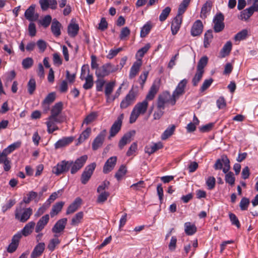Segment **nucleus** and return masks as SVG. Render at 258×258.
<instances>
[{"label":"nucleus","instance_id":"nucleus-34","mask_svg":"<svg viewBox=\"0 0 258 258\" xmlns=\"http://www.w3.org/2000/svg\"><path fill=\"white\" fill-rule=\"evenodd\" d=\"M64 205V203L63 202H59L53 205L52 209L50 212V216L52 218L57 215L61 211Z\"/></svg>","mask_w":258,"mask_h":258},{"label":"nucleus","instance_id":"nucleus-20","mask_svg":"<svg viewBox=\"0 0 258 258\" xmlns=\"http://www.w3.org/2000/svg\"><path fill=\"white\" fill-rule=\"evenodd\" d=\"M169 97L170 94L168 92L164 93L159 95L157 99V107L164 109L165 104L169 101Z\"/></svg>","mask_w":258,"mask_h":258},{"label":"nucleus","instance_id":"nucleus-32","mask_svg":"<svg viewBox=\"0 0 258 258\" xmlns=\"http://www.w3.org/2000/svg\"><path fill=\"white\" fill-rule=\"evenodd\" d=\"M158 87L155 84H153L151 87L144 100H146V101L148 102L149 101L153 100L156 94L158 92Z\"/></svg>","mask_w":258,"mask_h":258},{"label":"nucleus","instance_id":"nucleus-25","mask_svg":"<svg viewBox=\"0 0 258 258\" xmlns=\"http://www.w3.org/2000/svg\"><path fill=\"white\" fill-rule=\"evenodd\" d=\"M74 139L73 137H63L55 143L54 148L57 149L66 147L72 143Z\"/></svg>","mask_w":258,"mask_h":258},{"label":"nucleus","instance_id":"nucleus-49","mask_svg":"<svg viewBox=\"0 0 258 258\" xmlns=\"http://www.w3.org/2000/svg\"><path fill=\"white\" fill-rule=\"evenodd\" d=\"M175 130V126L172 125L171 127L167 128L162 134L161 139L163 140H165L170 137Z\"/></svg>","mask_w":258,"mask_h":258},{"label":"nucleus","instance_id":"nucleus-64","mask_svg":"<svg viewBox=\"0 0 258 258\" xmlns=\"http://www.w3.org/2000/svg\"><path fill=\"white\" fill-rule=\"evenodd\" d=\"M150 47L151 45L150 43L146 44L143 47L141 48L138 51L137 55H139L141 57H143L144 54L150 49Z\"/></svg>","mask_w":258,"mask_h":258},{"label":"nucleus","instance_id":"nucleus-19","mask_svg":"<svg viewBox=\"0 0 258 258\" xmlns=\"http://www.w3.org/2000/svg\"><path fill=\"white\" fill-rule=\"evenodd\" d=\"M117 161L116 156L110 157L105 162L103 168V172L104 173H108L110 172L115 167Z\"/></svg>","mask_w":258,"mask_h":258},{"label":"nucleus","instance_id":"nucleus-11","mask_svg":"<svg viewBox=\"0 0 258 258\" xmlns=\"http://www.w3.org/2000/svg\"><path fill=\"white\" fill-rule=\"evenodd\" d=\"M224 20V17L222 13L217 14L214 17L213 19V29L215 32H220L224 29L225 27Z\"/></svg>","mask_w":258,"mask_h":258},{"label":"nucleus","instance_id":"nucleus-24","mask_svg":"<svg viewBox=\"0 0 258 258\" xmlns=\"http://www.w3.org/2000/svg\"><path fill=\"white\" fill-rule=\"evenodd\" d=\"M135 134V131H133L125 134L120 139L118 143V147L122 149L124 146L130 143L132 141V137Z\"/></svg>","mask_w":258,"mask_h":258},{"label":"nucleus","instance_id":"nucleus-12","mask_svg":"<svg viewBox=\"0 0 258 258\" xmlns=\"http://www.w3.org/2000/svg\"><path fill=\"white\" fill-rule=\"evenodd\" d=\"M62 109V103L61 102L56 103L52 106L51 109V115L49 116L54 118H59L61 117L62 121H64L66 120V117L61 114Z\"/></svg>","mask_w":258,"mask_h":258},{"label":"nucleus","instance_id":"nucleus-52","mask_svg":"<svg viewBox=\"0 0 258 258\" xmlns=\"http://www.w3.org/2000/svg\"><path fill=\"white\" fill-rule=\"evenodd\" d=\"M99 195L97 199V203L102 204L104 203L109 196V193L107 191L99 192Z\"/></svg>","mask_w":258,"mask_h":258},{"label":"nucleus","instance_id":"nucleus-51","mask_svg":"<svg viewBox=\"0 0 258 258\" xmlns=\"http://www.w3.org/2000/svg\"><path fill=\"white\" fill-rule=\"evenodd\" d=\"M171 10V8L169 7H167L164 9H163L159 16V20L161 22H164L165 21L170 13Z\"/></svg>","mask_w":258,"mask_h":258},{"label":"nucleus","instance_id":"nucleus-36","mask_svg":"<svg viewBox=\"0 0 258 258\" xmlns=\"http://www.w3.org/2000/svg\"><path fill=\"white\" fill-rule=\"evenodd\" d=\"M184 226L185 233L188 235H192L197 231L196 225L190 222L185 223Z\"/></svg>","mask_w":258,"mask_h":258},{"label":"nucleus","instance_id":"nucleus-18","mask_svg":"<svg viewBox=\"0 0 258 258\" xmlns=\"http://www.w3.org/2000/svg\"><path fill=\"white\" fill-rule=\"evenodd\" d=\"M67 221L66 218L58 220L52 227V232L54 233H59L62 232L66 227Z\"/></svg>","mask_w":258,"mask_h":258},{"label":"nucleus","instance_id":"nucleus-59","mask_svg":"<svg viewBox=\"0 0 258 258\" xmlns=\"http://www.w3.org/2000/svg\"><path fill=\"white\" fill-rule=\"evenodd\" d=\"M60 243L59 240L57 238L51 239L47 245L48 249L52 251L54 250L55 246Z\"/></svg>","mask_w":258,"mask_h":258},{"label":"nucleus","instance_id":"nucleus-7","mask_svg":"<svg viewBox=\"0 0 258 258\" xmlns=\"http://www.w3.org/2000/svg\"><path fill=\"white\" fill-rule=\"evenodd\" d=\"M214 167L216 170L222 169L223 172L226 173L230 168V161L226 156H223L216 160Z\"/></svg>","mask_w":258,"mask_h":258},{"label":"nucleus","instance_id":"nucleus-14","mask_svg":"<svg viewBox=\"0 0 258 258\" xmlns=\"http://www.w3.org/2000/svg\"><path fill=\"white\" fill-rule=\"evenodd\" d=\"M106 130H103L95 138L92 144V148L93 150H97L98 149L102 146L106 135Z\"/></svg>","mask_w":258,"mask_h":258},{"label":"nucleus","instance_id":"nucleus-54","mask_svg":"<svg viewBox=\"0 0 258 258\" xmlns=\"http://www.w3.org/2000/svg\"><path fill=\"white\" fill-rule=\"evenodd\" d=\"M248 31L246 29H243L236 34L234 37L235 41H241L245 39L247 36Z\"/></svg>","mask_w":258,"mask_h":258},{"label":"nucleus","instance_id":"nucleus-57","mask_svg":"<svg viewBox=\"0 0 258 258\" xmlns=\"http://www.w3.org/2000/svg\"><path fill=\"white\" fill-rule=\"evenodd\" d=\"M131 31L130 29L125 27L121 29L119 35V38L120 40H126V38L130 35Z\"/></svg>","mask_w":258,"mask_h":258},{"label":"nucleus","instance_id":"nucleus-33","mask_svg":"<svg viewBox=\"0 0 258 258\" xmlns=\"http://www.w3.org/2000/svg\"><path fill=\"white\" fill-rule=\"evenodd\" d=\"M35 225V223L33 221H31L28 223L20 232L21 236L23 235L24 236H27L30 235L33 231V230Z\"/></svg>","mask_w":258,"mask_h":258},{"label":"nucleus","instance_id":"nucleus-46","mask_svg":"<svg viewBox=\"0 0 258 258\" xmlns=\"http://www.w3.org/2000/svg\"><path fill=\"white\" fill-rule=\"evenodd\" d=\"M126 167L124 165H122L120 166L119 169L115 173V177L116 178L117 180H120L126 174Z\"/></svg>","mask_w":258,"mask_h":258},{"label":"nucleus","instance_id":"nucleus-50","mask_svg":"<svg viewBox=\"0 0 258 258\" xmlns=\"http://www.w3.org/2000/svg\"><path fill=\"white\" fill-rule=\"evenodd\" d=\"M34 63L33 59L31 57H26L24 59L22 62V65L23 69L27 70L32 67Z\"/></svg>","mask_w":258,"mask_h":258},{"label":"nucleus","instance_id":"nucleus-45","mask_svg":"<svg viewBox=\"0 0 258 258\" xmlns=\"http://www.w3.org/2000/svg\"><path fill=\"white\" fill-rule=\"evenodd\" d=\"M232 43L230 41H227L225 43L221 51L222 57H225L226 55H227L229 54L232 49Z\"/></svg>","mask_w":258,"mask_h":258},{"label":"nucleus","instance_id":"nucleus-62","mask_svg":"<svg viewBox=\"0 0 258 258\" xmlns=\"http://www.w3.org/2000/svg\"><path fill=\"white\" fill-rule=\"evenodd\" d=\"M229 217L232 224L235 225L237 228H239L240 224L236 215L233 213H229Z\"/></svg>","mask_w":258,"mask_h":258},{"label":"nucleus","instance_id":"nucleus-55","mask_svg":"<svg viewBox=\"0 0 258 258\" xmlns=\"http://www.w3.org/2000/svg\"><path fill=\"white\" fill-rule=\"evenodd\" d=\"M204 72L197 71L196 74L192 80V83L194 86H197L202 78Z\"/></svg>","mask_w":258,"mask_h":258},{"label":"nucleus","instance_id":"nucleus-22","mask_svg":"<svg viewBox=\"0 0 258 258\" xmlns=\"http://www.w3.org/2000/svg\"><path fill=\"white\" fill-rule=\"evenodd\" d=\"M163 147V144L160 142L156 143H153L151 145H147L145 147V152L150 155Z\"/></svg>","mask_w":258,"mask_h":258},{"label":"nucleus","instance_id":"nucleus-4","mask_svg":"<svg viewBox=\"0 0 258 258\" xmlns=\"http://www.w3.org/2000/svg\"><path fill=\"white\" fill-rule=\"evenodd\" d=\"M187 83V80L185 79H183L178 83L172 95V98L171 99V103L172 105H174L176 99H178L179 96L184 94L185 88Z\"/></svg>","mask_w":258,"mask_h":258},{"label":"nucleus","instance_id":"nucleus-41","mask_svg":"<svg viewBox=\"0 0 258 258\" xmlns=\"http://www.w3.org/2000/svg\"><path fill=\"white\" fill-rule=\"evenodd\" d=\"M21 145V142L18 141L13 143L12 144L9 145L7 148L4 150V153H6L8 155L12 153L13 151L15 150L16 149L19 148Z\"/></svg>","mask_w":258,"mask_h":258},{"label":"nucleus","instance_id":"nucleus-42","mask_svg":"<svg viewBox=\"0 0 258 258\" xmlns=\"http://www.w3.org/2000/svg\"><path fill=\"white\" fill-rule=\"evenodd\" d=\"M213 36L212 34V30L207 31L204 35V45L206 48L208 47L210 43L212 41Z\"/></svg>","mask_w":258,"mask_h":258},{"label":"nucleus","instance_id":"nucleus-16","mask_svg":"<svg viewBox=\"0 0 258 258\" xmlns=\"http://www.w3.org/2000/svg\"><path fill=\"white\" fill-rule=\"evenodd\" d=\"M49 221V215L46 214L43 216L37 222L35 231L36 233L41 231L48 224Z\"/></svg>","mask_w":258,"mask_h":258},{"label":"nucleus","instance_id":"nucleus-27","mask_svg":"<svg viewBox=\"0 0 258 258\" xmlns=\"http://www.w3.org/2000/svg\"><path fill=\"white\" fill-rule=\"evenodd\" d=\"M115 86V82H110L107 83L105 87V95L106 97V102L107 103L112 102V99L111 98V94L113 92V89Z\"/></svg>","mask_w":258,"mask_h":258},{"label":"nucleus","instance_id":"nucleus-2","mask_svg":"<svg viewBox=\"0 0 258 258\" xmlns=\"http://www.w3.org/2000/svg\"><path fill=\"white\" fill-rule=\"evenodd\" d=\"M118 69V65L114 66L111 63H107L96 69L95 75L98 78H104L117 71Z\"/></svg>","mask_w":258,"mask_h":258},{"label":"nucleus","instance_id":"nucleus-53","mask_svg":"<svg viewBox=\"0 0 258 258\" xmlns=\"http://www.w3.org/2000/svg\"><path fill=\"white\" fill-rule=\"evenodd\" d=\"M97 117V113L95 112H92L90 113L89 115H88L86 118L84 119L83 122L82 123V126L86 124L87 125L91 123L95 119H96Z\"/></svg>","mask_w":258,"mask_h":258},{"label":"nucleus","instance_id":"nucleus-30","mask_svg":"<svg viewBox=\"0 0 258 258\" xmlns=\"http://www.w3.org/2000/svg\"><path fill=\"white\" fill-rule=\"evenodd\" d=\"M55 93L54 92L49 93L45 97L42 102V106L46 111L48 110L49 105L55 100Z\"/></svg>","mask_w":258,"mask_h":258},{"label":"nucleus","instance_id":"nucleus-17","mask_svg":"<svg viewBox=\"0 0 258 258\" xmlns=\"http://www.w3.org/2000/svg\"><path fill=\"white\" fill-rule=\"evenodd\" d=\"M35 5H31L25 11V17L30 21H34L38 19V15L35 13Z\"/></svg>","mask_w":258,"mask_h":258},{"label":"nucleus","instance_id":"nucleus-3","mask_svg":"<svg viewBox=\"0 0 258 258\" xmlns=\"http://www.w3.org/2000/svg\"><path fill=\"white\" fill-rule=\"evenodd\" d=\"M31 208L22 209L21 207L16 208L15 212V218L21 222H26L32 214Z\"/></svg>","mask_w":258,"mask_h":258},{"label":"nucleus","instance_id":"nucleus-29","mask_svg":"<svg viewBox=\"0 0 258 258\" xmlns=\"http://www.w3.org/2000/svg\"><path fill=\"white\" fill-rule=\"evenodd\" d=\"M61 24L56 19H54L51 23V30L55 36L58 37L61 34Z\"/></svg>","mask_w":258,"mask_h":258},{"label":"nucleus","instance_id":"nucleus-47","mask_svg":"<svg viewBox=\"0 0 258 258\" xmlns=\"http://www.w3.org/2000/svg\"><path fill=\"white\" fill-rule=\"evenodd\" d=\"M212 6V2L211 1H207L202 8L201 12V16H203L205 17H206V14L208 12L210 11Z\"/></svg>","mask_w":258,"mask_h":258},{"label":"nucleus","instance_id":"nucleus-6","mask_svg":"<svg viewBox=\"0 0 258 258\" xmlns=\"http://www.w3.org/2000/svg\"><path fill=\"white\" fill-rule=\"evenodd\" d=\"M137 95V92L133 89H131L125 97L121 101L120 104V108L124 109L132 105L135 102Z\"/></svg>","mask_w":258,"mask_h":258},{"label":"nucleus","instance_id":"nucleus-15","mask_svg":"<svg viewBox=\"0 0 258 258\" xmlns=\"http://www.w3.org/2000/svg\"><path fill=\"white\" fill-rule=\"evenodd\" d=\"M21 238V234L19 232H18L13 236L12 239V241L9 245L7 248V251L9 252L12 253L17 249Z\"/></svg>","mask_w":258,"mask_h":258},{"label":"nucleus","instance_id":"nucleus-10","mask_svg":"<svg viewBox=\"0 0 258 258\" xmlns=\"http://www.w3.org/2000/svg\"><path fill=\"white\" fill-rule=\"evenodd\" d=\"M123 117L124 115L123 113L120 114L118 116L116 120H115L112 125L109 132L110 135L108 137L109 139H111V138L114 137L120 130Z\"/></svg>","mask_w":258,"mask_h":258},{"label":"nucleus","instance_id":"nucleus-60","mask_svg":"<svg viewBox=\"0 0 258 258\" xmlns=\"http://www.w3.org/2000/svg\"><path fill=\"white\" fill-rule=\"evenodd\" d=\"M122 50V48L119 47L116 49H112L109 51L106 57L108 59H111L115 57L120 51Z\"/></svg>","mask_w":258,"mask_h":258},{"label":"nucleus","instance_id":"nucleus-23","mask_svg":"<svg viewBox=\"0 0 258 258\" xmlns=\"http://www.w3.org/2000/svg\"><path fill=\"white\" fill-rule=\"evenodd\" d=\"M203 29V25L201 20H197L193 24L191 29V35L193 36L200 35Z\"/></svg>","mask_w":258,"mask_h":258},{"label":"nucleus","instance_id":"nucleus-38","mask_svg":"<svg viewBox=\"0 0 258 258\" xmlns=\"http://www.w3.org/2000/svg\"><path fill=\"white\" fill-rule=\"evenodd\" d=\"M79 27L77 24H70L68 26V32L69 35L71 37H75L78 33Z\"/></svg>","mask_w":258,"mask_h":258},{"label":"nucleus","instance_id":"nucleus-39","mask_svg":"<svg viewBox=\"0 0 258 258\" xmlns=\"http://www.w3.org/2000/svg\"><path fill=\"white\" fill-rule=\"evenodd\" d=\"M84 80H85V83L83 85V88L85 90H88L91 89L94 84L93 77L92 74H88V75L85 77Z\"/></svg>","mask_w":258,"mask_h":258},{"label":"nucleus","instance_id":"nucleus-35","mask_svg":"<svg viewBox=\"0 0 258 258\" xmlns=\"http://www.w3.org/2000/svg\"><path fill=\"white\" fill-rule=\"evenodd\" d=\"M253 13L250 8H247L240 12V15L238 16V18L241 20L247 21L253 15Z\"/></svg>","mask_w":258,"mask_h":258},{"label":"nucleus","instance_id":"nucleus-58","mask_svg":"<svg viewBox=\"0 0 258 258\" xmlns=\"http://www.w3.org/2000/svg\"><path fill=\"white\" fill-rule=\"evenodd\" d=\"M28 91L30 94H32L36 89V82L34 78H31L28 83Z\"/></svg>","mask_w":258,"mask_h":258},{"label":"nucleus","instance_id":"nucleus-40","mask_svg":"<svg viewBox=\"0 0 258 258\" xmlns=\"http://www.w3.org/2000/svg\"><path fill=\"white\" fill-rule=\"evenodd\" d=\"M208 58L206 56H203L201 58L198 62L197 71H201L204 73V68L207 64Z\"/></svg>","mask_w":258,"mask_h":258},{"label":"nucleus","instance_id":"nucleus-28","mask_svg":"<svg viewBox=\"0 0 258 258\" xmlns=\"http://www.w3.org/2000/svg\"><path fill=\"white\" fill-rule=\"evenodd\" d=\"M82 200L80 198H77L69 206L66 214L69 215L76 212L81 206Z\"/></svg>","mask_w":258,"mask_h":258},{"label":"nucleus","instance_id":"nucleus-63","mask_svg":"<svg viewBox=\"0 0 258 258\" xmlns=\"http://www.w3.org/2000/svg\"><path fill=\"white\" fill-rule=\"evenodd\" d=\"M49 206L48 204H46L45 203L40 207L37 212L35 213L34 216L36 217H38L42 215L46 210L49 208Z\"/></svg>","mask_w":258,"mask_h":258},{"label":"nucleus","instance_id":"nucleus-56","mask_svg":"<svg viewBox=\"0 0 258 258\" xmlns=\"http://www.w3.org/2000/svg\"><path fill=\"white\" fill-rule=\"evenodd\" d=\"M152 28L151 23H147L142 28L140 36L141 37H145L150 31Z\"/></svg>","mask_w":258,"mask_h":258},{"label":"nucleus","instance_id":"nucleus-13","mask_svg":"<svg viewBox=\"0 0 258 258\" xmlns=\"http://www.w3.org/2000/svg\"><path fill=\"white\" fill-rule=\"evenodd\" d=\"M62 118H54L53 117H51L50 116L48 117L47 119V121L46 122V124L47 127V132L49 134H51L53 132L58 130L59 128L56 125V123H61L63 122Z\"/></svg>","mask_w":258,"mask_h":258},{"label":"nucleus","instance_id":"nucleus-21","mask_svg":"<svg viewBox=\"0 0 258 258\" xmlns=\"http://www.w3.org/2000/svg\"><path fill=\"white\" fill-rule=\"evenodd\" d=\"M182 22V17L176 16L171 23V29L172 34L175 35L180 28Z\"/></svg>","mask_w":258,"mask_h":258},{"label":"nucleus","instance_id":"nucleus-37","mask_svg":"<svg viewBox=\"0 0 258 258\" xmlns=\"http://www.w3.org/2000/svg\"><path fill=\"white\" fill-rule=\"evenodd\" d=\"M190 0H183L180 3L178 9V12L177 16L182 17V14L185 12L187 8L188 7Z\"/></svg>","mask_w":258,"mask_h":258},{"label":"nucleus","instance_id":"nucleus-8","mask_svg":"<svg viewBox=\"0 0 258 258\" xmlns=\"http://www.w3.org/2000/svg\"><path fill=\"white\" fill-rule=\"evenodd\" d=\"M96 166V164L94 162L87 165L85 167L81 177V181L83 184H86L89 180L93 173Z\"/></svg>","mask_w":258,"mask_h":258},{"label":"nucleus","instance_id":"nucleus-43","mask_svg":"<svg viewBox=\"0 0 258 258\" xmlns=\"http://www.w3.org/2000/svg\"><path fill=\"white\" fill-rule=\"evenodd\" d=\"M83 216L84 214L82 212H80L77 213L71 220V225L73 226H77L81 223V220L83 218Z\"/></svg>","mask_w":258,"mask_h":258},{"label":"nucleus","instance_id":"nucleus-9","mask_svg":"<svg viewBox=\"0 0 258 258\" xmlns=\"http://www.w3.org/2000/svg\"><path fill=\"white\" fill-rule=\"evenodd\" d=\"M71 163L70 161L63 160L54 166L52 172L56 175H59L64 172H68L71 169Z\"/></svg>","mask_w":258,"mask_h":258},{"label":"nucleus","instance_id":"nucleus-1","mask_svg":"<svg viewBox=\"0 0 258 258\" xmlns=\"http://www.w3.org/2000/svg\"><path fill=\"white\" fill-rule=\"evenodd\" d=\"M148 105V102L144 100L137 103L131 112L130 122L131 123L135 122L141 114H144L147 110Z\"/></svg>","mask_w":258,"mask_h":258},{"label":"nucleus","instance_id":"nucleus-48","mask_svg":"<svg viewBox=\"0 0 258 258\" xmlns=\"http://www.w3.org/2000/svg\"><path fill=\"white\" fill-rule=\"evenodd\" d=\"M225 180L226 183L229 184L231 186L235 183V178L233 172L230 171L225 173Z\"/></svg>","mask_w":258,"mask_h":258},{"label":"nucleus","instance_id":"nucleus-44","mask_svg":"<svg viewBox=\"0 0 258 258\" xmlns=\"http://www.w3.org/2000/svg\"><path fill=\"white\" fill-rule=\"evenodd\" d=\"M91 133V129L90 127H87L85 131H84L78 139L79 143L80 144L88 139L90 136Z\"/></svg>","mask_w":258,"mask_h":258},{"label":"nucleus","instance_id":"nucleus-61","mask_svg":"<svg viewBox=\"0 0 258 258\" xmlns=\"http://www.w3.org/2000/svg\"><path fill=\"white\" fill-rule=\"evenodd\" d=\"M51 20V17L50 15H46L40 21V23L43 27L47 28L50 25Z\"/></svg>","mask_w":258,"mask_h":258},{"label":"nucleus","instance_id":"nucleus-5","mask_svg":"<svg viewBox=\"0 0 258 258\" xmlns=\"http://www.w3.org/2000/svg\"><path fill=\"white\" fill-rule=\"evenodd\" d=\"M88 158V156L84 155L78 158L74 162L70 161V163H71V173L72 174L77 173L84 166Z\"/></svg>","mask_w":258,"mask_h":258},{"label":"nucleus","instance_id":"nucleus-31","mask_svg":"<svg viewBox=\"0 0 258 258\" xmlns=\"http://www.w3.org/2000/svg\"><path fill=\"white\" fill-rule=\"evenodd\" d=\"M142 66V61L141 59L135 62L131 68L129 77L130 79H133L138 74L139 72L140 67Z\"/></svg>","mask_w":258,"mask_h":258},{"label":"nucleus","instance_id":"nucleus-26","mask_svg":"<svg viewBox=\"0 0 258 258\" xmlns=\"http://www.w3.org/2000/svg\"><path fill=\"white\" fill-rule=\"evenodd\" d=\"M45 247L44 242L38 243L34 247L31 254V258H37L39 257L43 252Z\"/></svg>","mask_w":258,"mask_h":258}]
</instances>
